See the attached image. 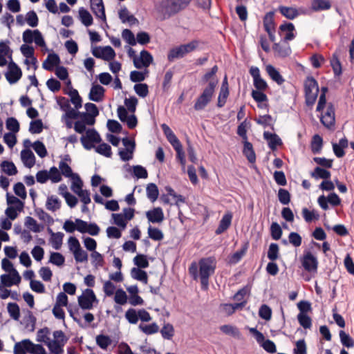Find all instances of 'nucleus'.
Returning <instances> with one entry per match:
<instances>
[{
    "label": "nucleus",
    "instance_id": "1",
    "mask_svg": "<svg viewBox=\"0 0 354 354\" xmlns=\"http://www.w3.org/2000/svg\"><path fill=\"white\" fill-rule=\"evenodd\" d=\"M198 265L201 288L206 290L209 286V277L215 270L214 259L212 257L201 259Z\"/></svg>",
    "mask_w": 354,
    "mask_h": 354
},
{
    "label": "nucleus",
    "instance_id": "2",
    "mask_svg": "<svg viewBox=\"0 0 354 354\" xmlns=\"http://www.w3.org/2000/svg\"><path fill=\"white\" fill-rule=\"evenodd\" d=\"M217 84L218 80L210 81L208 83L202 93L196 100L194 105V108L196 111L203 110L211 102Z\"/></svg>",
    "mask_w": 354,
    "mask_h": 354
},
{
    "label": "nucleus",
    "instance_id": "3",
    "mask_svg": "<svg viewBox=\"0 0 354 354\" xmlns=\"http://www.w3.org/2000/svg\"><path fill=\"white\" fill-rule=\"evenodd\" d=\"M199 45V41L192 40L185 44H181L169 50L167 59L171 62L176 59L184 57L187 54L194 51Z\"/></svg>",
    "mask_w": 354,
    "mask_h": 354
},
{
    "label": "nucleus",
    "instance_id": "4",
    "mask_svg": "<svg viewBox=\"0 0 354 354\" xmlns=\"http://www.w3.org/2000/svg\"><path fill=\"white\" fill-rule=\"evenodd\" d=\"M305 100L308 106H312L318 95L319 86L317 80L312 76L306 78L304 82Z\"/></svg>",
    "mask_w": 354,
    "mask_h": 354
},
{
    "label": "nucleus",
    "instance_id": "5",
    "mask_svg": "<svg viewBox=\"0 0 354 354\" xmlns=\"http://www.w3.org/2000/svg\"><path fill=\"white\" fill-rule=\"evenodd\" d=\"M80 141L84 148L91 150L94 148V143H100L102 138L99 133L95 129H88L86 131V136L80 138Z\"/></svg>",
    "mask_w": 354,
    "mask_h": 354
},
{
    "label": "nucleus",
    "instance_id": "6",
    "mask_svg": "<svg viewBox=\"0 0 354 354\" xmlns=\"http://www.w3.org/2000/svg\"><path fill=\"white\" fill-rule=\"evenodd\" d=\"M78 304L83 310H91L93 307V303H97V299L93 290L90 288L86 289L83 293L78 297Z\"/></svg>",
    "mask_w": 354,
    "mask_h": 354
},
{
    "label": "nucleus",
    "instance_id": "7",
    "mask_svg": "<svg viewBox=\"0 0 354 354\" xmlns=\"http://www.w3.org/2000/svg\"><path fill=\"white\" fill-rule=\"evenodd\" d=\"M320 122L326 128L329 129L335 126V107L332 103L330 102L327 104L325 113L320 117Z\"/></svg>",
    "mask_w": 354,
    "mask_h": 354
},
{
    "label": "nucleus",
    "instance_id": "8",
    "mask_svg": "<svg viewBox=\"0 0 354 354\" xmlns=\"http://www.w3.org/2000/svg\"><path fill=\"white\" fill-rule=\"evenodd\" d=\"M8 72L5 75L6 80L11 84H15L22 76L21 70L12 60L8 64Z\"/></svg>",
    "mask_w": 354,
    "mask_h": 354
},
{
    "label": "nucleus",
    "instance_id": "9",
    "mask_svg": "<svg viewBox=\"0 0 354 354\" xmlns=\"http://www.w3.org/2000/svg\"><path fill=\"white\" fill-rule=\"evenodd\" d=\"M301 263L304 268L308 272H317V259L310 251L304 252L301 259Z\"/></svg>",
    "mask_w": 354,
    "mask_h": 354
},
{
    "label": "nucleus",
    "instance_id": "10",
    "mask_svg": "<svg viewBox=\"0 0 354 354\" xmlns=\"http://www.w3.org/2000/svg\"><path fill=\"white\" fill-rule=\"evenodd\" d=\"M153 61L151 54L146 50L140 52V56L133 59V65L138 68H147Z\"/></svg>",
    "mask_w": 354,
    "mask_h": 354
},
{
    "label": "nucleus",
    "instance_id": "11",
    "mask_svg": "<svg viewBox=\"0 0 354 354\" xmlns=\"http://www.w3.org/2000/svg\"><path fill=\"white\" fill-rule=\"evenodd\" d=\"M229 85L227 82V77L225 75L221 84L220 92L218 97L217 106L221 108L224 106L226 103L227 99L229 96Z\"/></svg>",
    "mask_w": 354,
    "mask_h": 354
},
{
    "label": "nucleus",
    "instance_id": "12",
    "mask_svg": "<svg viewBox=\"0 0 354 354\" xmlns=\"http://www.w3.org/2000/svg\"><path fill=\"white\" fill-rule=\"evenodd\" d=\"M272 49L275 53V56L281 58L288 57L292 53L290 45L282 41L279 43H274Z\"/></svg>",
    "mask_w": 354,
    "mask_h": 354
},
{
    "label": "nucleus",
    "instance_id": "13",
    "mask_svg": "<svg viewBox=\"0 0 354 354\" xmlns=\"http://www.w3.org/2000/svg\"><path fill=\"white\" fill-rule=\"evenodd\" d=\"M104 88L99 84H93L88 94L90 100L99 102H101L104 97Z\"/></svg>",
    "mask_w": 354,
    "mask_h": 354
},
{
    "label": "nucleus",
    "instance_id": "14",
    "mask_svg": "<svg viewBox=\"0 0 354 354\" xmlns=\"http://www.w3.org/2000/svg\"><path fill=\"white\" fill-rule=\"evenodd\" d=\"M61 60L59 56L55 53H49L46 60L42 64V67L48 71H52L54 66H58Z\"/></svg>",
    "mask_w": 354,
    "mask_h": 354
},
{
    "label": "nucleus",
    "instance_id": "15",
    "mask_svg": "<svg viewBox=\"0 0 354 354\" xmlns=\"http://www.w3.org/2000/svg\"><path fill=\"white\" fill-rule=\"evenodd\" d=\"M148 221L153 223H161L164 220V213L161 207H155L146 212Z\"/></svg>",
    "mask_w": 354,
    "mask_h": 354
},
{
    "label": "nucleus",
    "instance_id": "16",
    "mask_svg": "<svg viewBox=\"0 0 354 354\" xmlns=\"http://www.w3.org/2000/svg\"><path fill=\"white\" fill-rule=\"evenodd\" d=\"M263 138L268 142V147L272 151L276 150L278 146L283 144L281 139L276 133L264 131Z\"/></svg>",
    "mask_w": 354,
    "mask_h": 354
},
{
    "label": "nucleus",
    "instance_id": "17",
    "mask_svg": "<svg viewBox=\"0 0 354 354\" xmlns=\"http://www.w3.org/2000/svg\"><path fill=\"white\" fill-rule=\"evenodd\" d=\"M191 1L192 0H171L168 10L171 15H175L187 7Z\"/></svg>",
    "mask_w": 354,
    "mask_h": 354
},
{
    "label": "nucleus",
    "instance_id": "18",
    "mask_svg": "<svg viewBox=\"0 0 354 354\" xmlns=\"http://www.w3.org/2000/svg\"><path fill=\"white\" fill-rule=\"evenodd\" d=\"M67 342V339L47 341L46 346L52 353L62 354L64 351L63 347Z\"/></svg>",
    "mask_w": 354,
    "mask_h": 354
},
{
    "label": "nucleus",
    "instance_id": "19",
    "mask_svg": "<svg viewBox=\"0 0 354 354\" xmlns=\"http://www.w3.org/2000/svg\"><path fill=\"white\" fill-rule=\"evenodd\" d=\"M232 218V214L227 213L224 214L219 222L218 227L215 231L216 234L219 235L227 230L231 225Z\"/></svg>",
    "mask_w": 354,
    "mask_h": 354
},
{
    "label": "nucleus",
    "instance_id": "20",
    "mask_svg": "<svg viewBox=\"0 0 354 354\" xmlns=\"http://www.w3.org/2000/svg\"><path fill=\"white\" fill-rule=\"evenodd\" d=\"M21 158L24 165L28 168L32 167L35 164V155L29 149H23L21 151Z\"/></svg>",
    "mask_w": 354,
    "mask_h": 354
},
{
    "label": "nucleus",
    "instance_id": "21",
    "mask_svg": "<svg viewBox=\"0 0 354 354\" xmlns=\"http://www.w3.org/2000/svg\"><path fill=\"white\" fill-rule=\"evenodd\" d=\"M348 142L346 137L341 138L339 143H333V150L337 158H342L345 155L344 149L348 147Z\"/></svg>",
    "mask_w": 354,
    "mask_h": 354
},
{
    "label": "nucleus",
    "instance_id": "22",
    "mask_svg": "<svg viewBox=\"0 0 354 354\" xmlns=\"http://www.w3.org/2000/svg\"><path fill=\"white\" fill-rule=\"evenodd\" d=\"M278 10L283 17L290 20H293L299 15L298 10L293 7L280 6Z\"/></svg>",
    "mask_w": 354,
    "mask_h": 354
},
{
    "label": "nucleus",
    "instance_id": "23",
    "mask_svg": "<svg viewBox=\"0 0 354 354\" xmlns=\"http://www.w3.org/2000/svg\"><path fill=\"white\" fill-rule=\"evenodd\" d=\"M266 69L270 77L278 85H281L285 82L284 78L272 65H268Z\"/></svg>",
    "mask_w": 354,
    "mask_h": 354
},
{
    "label": "nucleus",
    "instance_id": "24",
    "mask_svg": "<svg viewBox=\"0 0 354 354\" xmlns=\"http://www.w3.org/2000/svg\"><path fill=\"white\" fill-rule=\"evenodd\" d=\"M243 153L250 163H254L256 161V154L253 146L248 140L243 141Z\"/></svg>",
    "mask_w": 354,
    "mask_h": 354
},
{
    "label": "nucleus",
    "instance_id": "25",
    "mask_svg": "<svg viewBox=\"0 0 354 354\" xmlns=\"http://www.w3.org/2000/svg\"><path fill=\"white\" fill-rule=\"evenodd\" d=\"M61 205L62 202L57 196L51 195L47 197L46 207L48 210L55 212L61 208Z\"/></svg>",
    "mask_w": 354,
    "mask_h": 354
},
{
    "label": "nucleus",
    "instance_id": "26",
    "mask_svg": "<svg viewBox=\"0 0 354 354\" xmlns=\"http://www.w3.org/2000/svg\"><path fill=\"white\" fill-rule=\"evenodd\" d=\"M330 8L331 3L328 0H312L311 9L313 11L326 10Z\"/></svg>",
    "mask_w": 354,
    "mask_h": 354
},
{
    "label": "nucleus",
    "instance_id": "27",
    "mask_svg": "<svg viewBox=\"0 0 354 354\" xmlns=\"http://www.w3.org/2000/svg\"><path fill=\"white\" fill-rule=\"evenodd\" d=\"M274 11H270L263 17V27L266 32L274 30Z\"/></svg>",
    "mask_w": 354,
    "mask_h": 354
},
{
    "label": "nucleus",
    "instance_id": "28",
    "mask_svg": "<svg viewBox=\"0 0 354 354\" xmlns=\"http://www.w3.org/2000/svg\"><path fill=\"white\" fill-rule=\"evenodd\" d=\"M23 343L29 344L28 353L31 354H46L45 348L41 344H35L29 339L22 340Z\"/></svg>",
    "mask_w": 354,
    "mask_h": 354
},
{
    "label": "nucleus",
    "instance_id": "29",
    "mask_svg": "<svg viewBox=\"0 0 354 354\" xmlns=\"http://www.w3.org/2000/svg\"><path fill=\"white\" fill-rule=\"evenodd\" d=\"M79 17L81 22L86 27L93 24V17L90 12L84 8L81 7L79 9Z\"/></svg>",
    "mask_w": 354,
    "mask_h": 354
},
{
    "label": "nucleus",
    "instance_id": "30",
    "mask_svg": "<svg viewBox=\"0 0 354 354\" xmlns=\"http://www.w3.org/2000/svg\"><path fill=\"white\" fill-rule=\"evenodd\" d=\"M131 276L134 279L140 281L145 284L147 283L148 276L147 273L138 268H133L131 270Z\"/></svg>",
    "mask_w": 354,
    "mask_h": 354
},
{
    "label": "nucleus",
    "instance_id": "31",
    "mask_svg": "<svg viewBox=\"0 0 354 354\" xmlns=\"http://www.w3.org/2000/svg\"><path fill=\"white\" fill-rule=\"evenodd\" d=\"M323 146V139L322 138L318 135L316 134L313 137V140L311 142V151L313 154H317L321 152V150L322 149Z\"/></svg>",
    "mask_w": 354,
    "mask_h": 354
},
{
    "label": "nucleus",
    "instance_id": "32",
    "mask_svg": "<svg viewBox=\"0 0 354 354\" xmlns=\"http://www.w3.org/2000/svg\"><path fill=\"white\" fill-rule=\"evenodd\" d=\"M26 313V315L24 318L25 328L30 331H33L35 328L37 319L30 310H27Z\"/></svg>",
    "mask_w": 354,
    "mask_h": 354
},
{
    "label": "nucleus",
    "instance_id": "33",
    "mask_svg": "<svg viewBox=\"0 0 354 354\" xmlns=\"http://www.w3.org/2000/svg\"><path fill=\"white\" fill-rule=\"evenodd\" d=\"M25 225L34 232H40L44 228V225H39L36 220L31 216L26 217Z\"/></svg>",
    "mask_w": 354,
    "mask_h": 354
},
{
    "label": "nucleus",
    "instance_id": "34",
    "mask_svg": "<svg viewBox=\"0 0 354 354\" xmlns=\"http://www.w3.org/2000/svg\"><path fill=\"white\" fill-rule=\"evenodd\" d=\"M220 330L225 334L231 335L237 339H240L241 334L236 326L232 325H223L220 327Z\"/></svg>",
    "mask_w": 354,
    "mask_h": 354
},
{
    "label": "nucleus",
    "instance_id": "35",
    "mask_svg": "<svg viewBox=\"0 0 354 354\" xmlns=\"http://www.w3.org/2000/svg\"><path fill=\"white\" fill-rule=\"evenodd\" d=\"M146 192L148 198L151 202H154L157 200L159 195V191L157 185L155 183H151L148 184L146 188Z\"/></svg>",
    "mask_w": 354,
    "mask_h": 354
},
{
    "label": "nucleus",
    "instance_id": "36",
    "mask_svg": "<svg viewBox=\"0 0 354 354\" xmlns=\"http://www.w3.org/2000/svg\"><path fill=\"white\" fill-rule=\"evenodd\" d=\"M311 176L315 179L322 178L324 180L329 179L330 178V172L320 167L315 168L314 171L311 173Z\"/></svg>",
    "mask_w": 354,
    "mask_h": 354
},
{
    "label": "nucleus",
    "instance_id": "37",
    "mask_svg": "<svg viewBox=\"0 0 354 354\" xmlns=\"http://www.w3.org/2000/svg\"><path fill=\"white\" fill-rule=\"evenodd\" d=\"M91 9L97 18H100L104 22H106V19L103 3L95 4L93 6L91 5Z\"/></svg>",
    "mask_w": 354,
    "mask_h": 354
},
{
    "label": "nucleus",
    "instance_id": "38",
    "mask_svg": "<svg viewBox=\"0 0 354 354\" xmlns=\"http://www.w3.org/2000/svg\"><path fill=\"white\" fill-rule=\"evenodd\" d=\"M2 170L9 176L16 175L17 174V169L12 162L4 160L1 165Z\"/></svg>",
    "mask_w": 354,
    "mask_h": 354
},
{
    "label": "nucleus",
    "instance_id": "39",
    "mask_svg": "<svg viewBox=\"0 0 354 354\" xmlns=\"http://www.w3.org/2000/svg\"><path fill=\"white\" fill-rule=\"evenodd\" d=\"M330 65L332 66L335 76H339L342 75V64L337 55H333V57L330 60Z\"/></svg>",
    "mask_w": 354,
    "mask_h": 354
},
{
    "label": "nucleus",
    "instance_id": "40",
    "mask_svg": "<svg viewBox=\"0 0 354 354\" xmlns=\"http://www.w3.org/2000/svg\"><path fill=\"white\" fill-rule=\"evenodd\" d=\"M7 309L11 318L17 321L19 320L20 317V309L17 303H9Z\"/></svg>",
    "mask_w": 354,
    "mask_h": 354
},
{
    "label": "nucleus",
    "instance_id": "41",
    "mask_svg": "<svg viewBox=\"0 0 354 354\" xmlns=\"http://www.w3.org/2000/svg\"><path fill=\"white\" fill-rule=\"evenodd\" d=\"M95 151L107 158H111L112 155L111 146L105 142L101 143L95 147Z\"/></svg>",
    "mask_w": 354,
    "mask_h": 354
},
{
    "label": "nucleus",
    "instance_id": "42",
    "mask_svg": "<svg viewBox=\"0 0 354 354\" xmlns=\"http://www.w3.org/2000/svg\"><path fill=\"white\" fill-rule=\"evenodd\" d=\"M279 247L277 243H270L268 251V258L274 261L279 258Z\"/></svg>",
    "mask_w": 354,
    "mask_h": 354
},
{
    "label": "nucleus",
    "instance_id": "43",
    "mask_svg": "<svg viewBox=\"0 0 354 354\" xmlns=\"http://www.w3.org/2000/svg\"><path fill=\"white\" fill-rule=\"evenodd\" d=\"M339 338L342 344L347 348H352L354 346V339L344 330L339 331Z\"/></svg>",
    "mask_w": 354,
    "mask_h": 354
},
{
    "label": "nucleus",
    "instance_id": "44",
    "mask_svg": "<svg viewBox=\"0 0 354 354\" xmlns=\"http://www.w3.org/2000/svg\"><path fill=\"white\" fill-rule=\"evenodd\" d=\"M133 89L136 94L141 97H145L149 94V86L145 83H138L135 84Z\"/></svg>",
    "mask_w": 354,
    "mask_h": 354
},
{
    "label": "nucleus",
    "instance_id": "45",
    "mask_svg": "<svg viewBox=\"0 0 354 354\" xmlns=\"http://www.w3.org/2000/svg\"><path fill=\"white\" fill-rule=\"evenodd\" d=\"M26 22L32 28L37 27L39 24V18L34 10H30L26 15Z\"/></svg>",
    "mask_w": 354,
    "mask_h": 354
},
{
    "label": "nucleus",
    "instance_id": "46",
    "mask_svg": "<svg viewBox=\"0 0 354 354\" xmlns=\"http://www.w3.org/2000/svg\"><path fill=\"white\" fill-rule=\"evenodd\" d=\"M133 263L138 268H147L149 267V261L145 254H137L133 258Z\"/></svg>",
    "mask_w": 354,
    "mask_h": 354
},
{
    "label": "nucleus",
    "instance_id": "47",
    "mask_svg": "<svg viewBox=\"0 0 354 354\" xmlns=\"http://www.w3.org/2000/svg\"><path fill=\"white\" fill-rule=\"evenodd\" d=\"M111 342V339L108 335L101 334L96 337V343L102 349H106Z\"/></svg>",
    "mask_w": 354,
    "mask_h": 354
},
{
    "label": "nucleus",
    "instance_id": "48",
    "mask_svg": "<svg viewBox=\"0 0 354 354\" xmlns=\"http://www.w3.org/2000/svg\"><path fill=\"white\" fill-rule=\"evenodd\" d=\"M160 333L164 339H171L174 335V328L171 324H166L160 330Z\"/></svg>",
    "mask_w": 354,
    "mask_h": 354
},
{
    "label": "nucleus",
    "instance_id": "49",
    "mask_svg": "<svg viewBox=\"0 0 354 354\" xmlns=\"http://www.w3.org/2000/svg\"><path fill=\"white\" fill-rule=\"evenodd\" d=\"M32 147L39 157L44 158L47 156L48 152L46 148L42 142L39 140L35 141L32 144Z\"/></svg>",
    "mask_w": 354,
    "mask_h": 354
},
{
    "label": "nucleus",
    "instance_id": "50",
    "mask_svg": "<svg viewBox=\"0 0 354 354\" xmlns=\"http://www.w3.org/2000/svg\"><path fill=\"white\" fill-rule=\"evenodd\" d=\"M44 128L43 122L41 119L32 120L30 123L29 131L32 133H40Z\"/></svg>",
    "mask_w": 354,
    "mask_h": 354
},
{
    "label": "nucleus",
    "instance_id": "51",
    "mask_svg": "<svg viewBox=\"0 0 354 354\" xmlns=\"http://www.w3.org/2000/svg\"><path fill=\"white\" fill-rule=\"evenodd\" d=\"M59 168L61 170V174L65 177L73 178L76 174L73 172L71 167L64 161L59 162Z\"/></svg>",
    "mask_w": 354,
    "mask_h": 354
},
{
    "label": "nucleus",
    "instance_id": "52",
    "mask_svg": "<svg viewBox=\"0 0 354 354\" xmlns=\"http://www.w3.org/2000/svg\"><path fill=\"white\" fill-rule=\"evenodd\" d=\"M297 319L299 324L305 329L310 328L312 326V319L307 315L304 313H299L297 315Z\"/></svg>",
    "mask_w": 354,
    "mask_h": 354
},
{
    "label": "nucleus",
    "instance_id": "53",
    "mask_svg": "<svg viewBox=\"0 0 354 354\" xmlns=\"http://www.w3.org/2000/svg\"><path fill=\"white\" fill-rule=\"evenodd\" d=\"M6 128L13 133H17L20 129L18 120L13 117L8 118L6 122Z\"/></svg>",
    "mask_w": 354,
    "mask_h": 354
},
{
    "label": "nucleus",
    "instance_id": "54",
    "mask_svg": "<svg viewBox=\"0 0 354 354\" xmlns=\"http://www.w3.org/2000/svg\"><path fill=\"white\" fill-rule=\"evenodd\" d=\"M149 237L154 241H161L164 238L162 231L156 227L149 226L148 227Z\"/></svg>",
    "mask_w": 354,
    "mask_h": 354
},
{
    "label": "nucleus",
    "instance_id": "55",
    "mask_svg": "<svg viewBox=\"0 0 354 354\" xmlns=\"http://www.w3.org/2000/svg\"><path fill=\"white\" fill-rule=\"evenodd\" d=\"M122 37L131 46H136L137 44L134 34L129 29H124L122 32Z\"/></svg>",
    "mask_w": 354,
    "mask_h": 354
},
{
    "label": "nucleus",
    "instance_id": "56",
    "mask_svg": "<svg viewBox=\"0 0 354 354\" xmlns=\"http://www.w3.org/2000/svg\"><path fill=\"white\" fill-rule=\"evenodd\" d=\"M114 301L120 305H124L127 302V295L124 290L119 288L115 291Z\"/></svg>",
    "mask_w": 354,
    "mask_h": 354
},
{
    "label": "nucleus",
    "instance_id": "57",
    "mask_svg": "<svg viewBox=\"0 0 354 354\" xmlns=\"http://www.w3.org/2000/svg\"><path fill=\"white\" fill-rule=\"evenodd\" d=\"M64 236V233L59 232H56V234L53 237H50V242L53 248L55 250L60 249L62 245Z\"/></svg>",
    "mask_w": 354,
    "mask_h": 354
},
{
    "label": "nucleus",
    "instance_id": "58",
    "mask_svg": "<svg viewBox=\"0 0 354 354\" xmlns=\"http://www.w3.org/2000/svg\"><path fill=\"white\" fill-rule=\"evenodd\" d=\"M71 189L76 194L82 192L83 182L78 174H75L74 178H72Z\"/></svg>",
    "mask_w": 354,
    "mask_h": 354
},
{
    "label": "nucleus",
    "instance_id": "59",
    "mask_svg": "<svg viewBox=\"0 0 354 354\" xmlns=\"http://www.w3.org/2000/svg\"><path fill=\"white\" fill-rule=\"evenodd\" d=\"M302 216L307 223H310L314 219L317 220L319 218V215L315 211H310L306 207L303 208Z\"/></svg>",
    "mask_w": 354,
    "mask_h": 354
},
{
    "label": "nucleus",
    "instance_id": "60",
    "mask_svg": "<svg viewBox=\"0 0 354 354\" xmlns=\"http://www.w3.org/2000/svg\"><path fill=\"white\" fill-rule=\"evenodd\" d=\"M139 328L146 335L156 333L159 330V327L156 323H152L149 325L140 324Z\"/></svg>",
    "mask_w": 354,
    "mask_h": 354
},
{
    "label": "nucleus",
    "instance_id": "61",
    "mask_svg": "<svg viewBox=\"0 0 354 354\" xmlns=\"http://www.w3.org/2000/svg\"><path fill=\"white\" fill-rule=\"evenodd\" d=\"M65 261L64 257L59 252H51L49 262L56 265L57 266H61L64 265Z\"/></svg>",
    "mask_w": 354,
    "mask_h": 354
},
{
    "label": "nucleus",
    "instance_id": "62",
    "mask_svg": "<svg viewBox=\"0 0 354 354\" xmlns=\"http://www.w3.org/2000/svg\"><path fill=\"white\" fill-rule=\"evenodd\" d=\"M282 230L279 223L273 222L270 226L271 236L274 240H279L282 235Z\"/></svg>",
    "mask_w": 354,
    "mask_h": 354
},
{
    "label": "nucleus",
    "instance_id": "63",
    "mask_svg": "<svg viewBox=\"0 0 354 354\" xmlns=\"http://www.w3.org/2000/svg\"><path fill=\"white\" fill-rule=\"evenodd\" d=\"M91 263L96 268L102 267L104 263V259L102 255L97 251H94L91 254Z\"/></svg>",
    "mask_w": 354,
    "mask_h": 354
},
{
    "label": "nucleus",
    "instance_id": "64",
    "mask_svg": "<svg viewBox=\"0 0 354 354\" xmlns=\"http://www.w3.org/2000/svg\"><path fill=\"white\" fill-rule=\"evenodd\" d=\"M293 354H307V346L304 339L298 340L293 349Z\"/></svg>",
    "mask_w": 354,
    "mask_h": 354
}]
</instances>
